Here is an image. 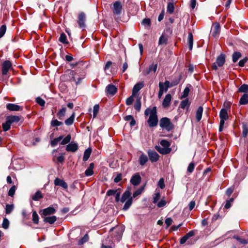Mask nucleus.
<instances>
[{
    "mask_svg": "<svg viewBox=\"0 0 248 248\" xmlns=\"http://www.w3.org/2000/svg\"><path fill=\"white\" fill-rule=\"evenodd\" d=\"M121 202L124 203L125 202L124 205L123 209L124 211L127 210L129 208L132 203V197H131V188L129 187L123 193L122 198L120 200Z\"/></svg>",
    "mask_w": 248,
    "mask_h": 248,
    "instance_id": "f257e3e1",
    "label": "nucleus"
},
{
    "mask_svg": "<svg viewBox=\"0 0 248 248\" xmlns=\"http://www.w3.org/2000/svg\"><path fill=\"white\" fill-rule=\"evenodd\" d=\"M159 126L162 129L165 130L167 132H170L174 128L173 124L167 117H163L160 119Z\"/></svg>",
    "mask_w": 248,
    "mask_h": 248,
    "instance_id": "f03ea898",
    "label": "nucleus"
},
{
    "mask_svg": "<svg viewBox=\"0 0 248 248\" xmlns=\"http://www.w3.org/2000/svg\"><path fill=\"white\" fill-rule=\"evenodd\" d=\"M147 123L150 127H154L157 125L158 120L156 107L153 108V110L151 112V115H150L147 120Z\"/></svg>",
    "mask_w": 248,
    "mask_h": 248,
    "instance_id": "7ed1b4c3",
    "label": "nucleus"
},
{
    "mask_svg": "<svg viewBox=\"0 0 248 248\" xmlns=\"http://www.w3.org/2000/svg\"><path fill=\"white\" fill-rule=\"evenodd\" d=\"M160 146H156L157 150L161 154H169L171 151L170 146V143L165 140H162L160 142Z\"/></svg>",
    "mask_w": 248,
    "mask_h": 248,
    "instance_id": "20e7f679",
    "label": "nucleus"
},
{
    "mask_svg": "<svg viewBox=\"0 0 248 248\" xmlns=\"http://www.w3.org/2000/svg\"><path fill=\"white\" fill-rule=\"evenodd\" d=\"M111 8L112 12L115 16V19L117 20L119 19L120 15L123 10V5L121 2L119 1H115L113 3V6Z\"/></svg>",
    "mask_w": 248,
    "mask_h": 248,
    "instance_id": "39448f33",
    "label": "nucleus"
},
{
    "mask_svg": "<svg viewBox=\"0 0 248 248\" xmlns=\"http://www.w3.org/2000/svg\"><path fill=\"white\" fill-rule=\"evenodd\" d=\"M220 123L219 131L221 132L223 130L225 121L229 119L227 110L226 108H222L219 112Z\"/></svg>",
    "mask_w": 248,
    "mask_h": 248,
    "instance_id": "423d86ee",
    "label": "nucleus"
},
{
    "mask_svg": "<svg viewBox=\"0 0 248 248\" xmlns=\"http://www.w3.org/2000/svg\"><path fill=\"white\" fill-rule=\"evenodd\" d=\"M225 62V55L224 54H221L217 58L216 62L213 64V69L216 70L218 67H221L223 65Z\"/></svg>",
    "mask_w": 248,
    "mask_h": 248,
    "instance_id": "0eeeda50",
    "label": "nucleus"
},
{
    "mask_svg": "<svg viewBox=\"0 0 248 248\" xmlns=\"http://www.w3.org/2000/svg\"><path fill=\"white\" fill-rule=\"evenodd\" d=\"M86 15L83 12H81L78 16V23L80 28L85 30L86 28Z\"/></svg>",
    "mask_w": 248,
    "mask_h": 248,
    "instance_id": "6e6552de",
    "label": "nucleus"
},
{
    "mask_svg": "<svg viewBox=\"0 0 248 248\" xmlns=\"http://www.w3.org/2000/svg\"><path fill=\"white\" fill-rule=\"evenodd\" d=\"M220 31V26L218 23H215L211 28V35L216 38L219 36Z\"/></svg>",
    "mask_w": 248,
    "mask_h": 248,
    "instance_id": "1a4fd4ad",
    "label": "nucleus"
},
{
    "mask_svg": "<svg viewBox=\"0 0 248 248\" xmlns=\"http://www.w3.org/2000/svg\"><path fill=\"white\" fill-rule=\"evenodd\" d=\"M141 181V178L139 173L134 174L131 179L130 183L134 186L139 185Z\"/></svg>",
    "mask_w": 248,
    "mask_h": 248,
    "instance_id": "9d476101",
    "label": "nucleus"
},
{
    "mask_svg": "<svg viewBox=\"0 0 248 248\" xmlns=\"http://www.w3.org/2000/svg\"><path fill=\"white\" fill-rule=\"evenodd\" d=\"M12 67V63L9 61H5L2 63V73L5 75L7 74L9 70Z\"/></svg>",
    "mask_w": 248,
    "mask_h": 248,
    "instance_id": "9b49d317",
    "label": "nucleus"
},
{
    "mask_svg": "<svg viewBox=\"0 0 248 248\" xmlns=\"http://www.w3.org/2000/svg\"><path fill=\"white\" fill-rule=\"evenodd\" d=\"M117 91V88L115 85L111 84L108 85L105 89L106 93L111 95H114Z\"/></svg>",
    "mask_w": 248,
    "mask_h": 248,
    "instance_id": "f8f14e48",
    "label": "nucleus"
},
{
    "mask_svg": "<svg viewBox=\"0 0 248 248\" xmlns=\"http://www.w3.org/2000/svg\"><path fill=\"white\" fill-rule=\"evenodd\" d=\"M54 183L55 186H61L64 189H67L68 187L67 183L64 180L59 178H56L54 180Z\"/></svg>",
    "mask_w": 248,
    "mask_h": 248,
    "instance_id": "ddd939ff",
    "label": "nucleus"
},
{
    "mask_svg": "<svg viewBox=\"0 0 248 248\" xmlns=\"http://www.w3.org/2000/svg\"><path fill=\"white\" fill-rule=\"evenodd\" d=\"M56 210L53 207L49 206L43 210L42 216H47L54 214Z\"/></svg>",
    "mask_w": 248,
    "mask_h": 248,
    "instance_id": "4468645a",
    "label": "nucleus"
},
{
    "mask_svg": "<svg viewBox=\"0 0 248 248\" xmlns=\"http://www.w3.org/2000/svg\"><path fill=\"white\" fill-rule=\"evenodd\" d=\"M6 108L10 111H19L22 109V108L21 106L12 103L7 104Z\"/></svg>",
    "mask_w": 248,
    "mask_h": 248,
    "instance_id": "2eb2a0df",
    "label": "nucleus"
},
{
    "mask_svg": "<svg viewBox=\"0 0 248 248\" xmlns=\"http://www.w3.org/2000/svg\"><path fill=\"white\" fill-rule=\"evenodd\" d=\"M171 100V95L169 93L166 94L162 102L163 107L166 108L169 107L170 105Z\"/></svg>",
    "mask_w": 248,
    "mask_h": 248,
    "instance_id": "dca6fc26",
    "label": "nucleus"
},
{
    "mask_svg": "<svg viewBox=\"0 0 248 248\" xmlns=\"http://www.w3.org/2000/svg\"><path fill=\"white\" fill-rule=\"evenodd\" d=\"M157 64H152L149 65L148 69L144 72V75H149L152 72L155 73L157 70Z\"/></svg>",
    "mask_w": 248,
    "mask_h": 248,
    "instance_id": "f3484780",
    "label": "nucleus"
},
{
    "mask_svg": "<svg viewBox=\"0 0 248 248\" xmlns=\"http://www.w3.org/2000/svg\"><path fill=\"white\" fill-rule=\"evenodd\" d=\"M143 87V84L139 82L136 84L132 89V95H135Z\"/></svg>",
    "mask_w": 248,
    "mask_h": 248,
    "instance_id": "a211bd4d",
    "label": "nucleus"
},
{
    "mask_svg": "<svg viewBox=\"0 0 248 248\" xmlns=\"http://www.w3.org/2000/svg\"><path fill=\"white\" fill-rule=\"evenodd\" d=\"M78 149V145L77 143H69L68 144L66 147V150L69 152H75Z\"/></svg>",
    "mask_w": 248,
    "mask_h": 248,
    "instance_id": "6ab92c4d",
    "label": "nucleus"
},
{
    "mask_svg": "<svg viewBox=\"0 0 248 248\" xmlns=\"http://www.w3.org/2000/svg\"><path fill=\"white\" fill-rule=\"evenodd\" d=\"M6 120L8 121L9 123H10L11 124H12V123H14L18 122L20 121V119L19 117L18 116L12 115V116H8L6 118Z\"/></svg>",
    "mask_w": 248,
    "mask_h": 248,
    "instance_id": "aec40b11",
    "label": "nucleus"
},
{
    "mask_svg": "<svg viewBox=\"0 0 248 248\" xmlns=\"http://www.w3.org/2000/svg\"><path fill=\"white\" fill-rule=\"evenodd\" d=\"M94 168L93 163H91L90 164L89 167L85 171V174L86 176H90L93 173V169Z\"/></svg>",
    "mask_w": 248,
    "mask_h": 248,
    "instance_id": "412c9836",
    "label": "nucleus"
},
{
    "mask_svg": "<svg viewBox=\"0 0 248 248\" xmlns=\"http://www.w3.org/2000/svg\"><path fill=\"white\" fill-rule=\"evenodd\" d=\"M203 108L201 106L198 107L196 114V118L197 122H200L202 118Z\"/></svg>",
    "mask_w": 248,
    "mask_h": 248,
    "instance_id": "4be33fe9",
    "label": "nucleus"
},
{
    "mask_svg": "<svg viewBox=\"0 0 248 248\" xmlns=\"http://www.w3.org/2000/svg\"><path fill=\"white\" fill-rule=\"evenodd\" d=\"M240 105H246L248 104V94L244 93L239 100Z\"/></svg>",
    "mask_w": 248,
    "mask_h": 248,
    "instance_id": "5701e85b",
    "label": "nucleus"
},
{
    "mask_svg": "<svg viewBox=\"0 0 248 248\" xmlns=\"http://www.w3.org/2000/svg\"><path fill=\"white\" fill-rule=\"evenodd\" d=\"M57 220V217L55 216L51 217H45L44 219L45 222L49 223L50 224H53Z\"/></svg>",
    "mask_w": 248,
    "mask_h": 248,
    "instance_id": "b1692460",
    "label": "nucleus"
},
{
    "mask_svg": "<svg viewBox=\"0 0 248 248\" xmlns=\"http://www.w3.org/2000/svg\"><path fill=\"white\" fill-rule=\"evenodd\" d=\"M187 40L189 49L191 50L192 49L193 43V38L192 33L190 32L188 33Z\"/></svg>",
    "mask_w": 248,
    "mask_h": 248,
    "instance_id": "393cba45",
    "label": "nucleus"
},
{
    "mask_svg": "<svg viewBox=\"0 0 248 248\" xmlns=\"http://www.w3.org/2000/svg\"><path fill=\"white\" fill-rule=\"evenodd\" d=\"M110 231H114L118 233L119 236H121L124 232V228L122 226L114 227L111 228Z\"/></svg>",
    "mask_w": 248,
    "mask_h": 248,
    "instance_id": "a878e982",
    "label": "nucleus"
},
{
    "mask_svg": "<svg viewBox=\"0 0 248 248\" xmlns=\"http://www.w3.org/2000/svg\"><path fill=\"white\" fill-rule=\"evenodd\" d=\"M238 93H248V85L243 84L238 89Z\"/></svg>",
    "mask_w": 248,
    "mask_h": 248,
    "instance_id": "bb28decb",
    "label": "nucleus"
},
{
    "mask_svg": "<svg viewBox=\"0 0 248 248\" xmlns=\"http://www.w3.org/2000/svg\"><path fill=\"white\" fill-rule=\"evenodd\" d=\"M66 108L65 107L61 109L57 113V116L60 120H62L63 117L65 116Z\"/></svg>",
    "mask_w": 248,
    "mask_h": 248,
    "instance_id": "cd10ccee",
    "label": "nucleus"
},
{
    "mask_svg": "<svg viewBox=\"0 0 248 248\" xmlns=\"http://www.w3.org/2000/svg\"><path fill=\"white\" fill-rule=\"evenodd\" d=\"M189 106L190 103L189 102L188 99H186L182 100L180 104V107L183 109H185L186 108H188Z\"/></svg>",
    "mask_w": 248,
    "mask_h": 248,
    "instance_id": "c85d7f7f",
    "label": "nucleus"
},
{
    "mask_svg": "<svg viewBox=\"0 0 248 248\" xmlns=\"http://www.w3.org/2000/svg\"><path fill=\"white\" fill-rule=\"evenodd\" d=\"M63 139L62 136H60L58 138L54 139L51 141L50 144L52 147L56 146L59 142H60Z\"/></svg>",
    "mask_w": 248,
    "mask_h": 248,
    "instance_id": "c756f323",
    "label": "nucleus"
},
{
    "mask_svg": "<svg viewBox=\"0 0 248 248\" xmlns=\"http://www.w3.org/2000/svg\"><path fill=\"white\" fill-rule=\"evenodd\" d=\"M174 3L172 2H169L168 3L167 7V11L169 14H172L174 12Z\"/></svg>",
    "mask_w": 248,
    "mask_h": 248,
    "instance_id": "7c9ffc66",
    "label": "nucleus"
},
{
    "mask_svg": "<svg viewBox=\"0 0 248 248\" xmlns=\"http://www.w3.org/2000/svg\"><path fill=\"white\" fill-rule=\"evenodd\" d=\"M141 101L140 98H138L134 104V108L138 112H139L141 108Z\"/></svg>",
    "mask_w": 248,
    "mask_h": 248,
    "instance_id": "2f4dec72",
    "label": "nucleus"
},
{
    "mask_svg": "<svg viewBox=\"0 0 248 248\" xmlns=\"http://www.w3.org/2000/svg\"><path fill=\"white\" fill-rule=\"evenodd\" d=\"M75 119V113H73L72 115L65 121V124L68 126L73 124Z\"/></svg>",
    "mask_w": 248,
    "mask_h": 248,
    "instance_id": "473e14b6",
    "label": "nucleus"
},
{
    "mask_svg": "<svg viewBox=\"0 0 248 248\" xmlns=\"http://www.w3.org/2000/svg\"><path fill=\"white\" fill-rule=\"evenodd\" d=\"M43 198L42 194L40 191H37L32 197L33 201H37Z\"/></svg>",
    "mask_w": 248,
    "mask_h": 248,
    "instance_id": "72a5a7b5",
    "label": "nucleus"
},
{
    "mask_svg": "<svg viewBox=\"0 0 248 248\" xmlns=\"http://www.w3.org/2000/svg\"><path fill=\"white\" fill-rule=\"evenodd\" d=\"M144 188V186H140L139 189L136 190L134 193L133 194V198H136L139 195H140L143 192Z\"/></svg>",
    "mask_w": 248,
    "mask_h": 248,
    "instance_id": "f704fd0d",
    "label": "nucleus"
},
{
    "mask_svg": "<svg viewBox=\"0 0 248 248\" xmlns=\"http://www.w3.org/2000/svg\"><path fill=\"white\" fill-rule=\"evenodd\" d=\"M241 57V54L239 52H234L232 56V61L233 62H236L238 59Z\"/></svg>",
    "mask_w": 248,
    "mask_h": 248,
    "instance_id": "c9c22d12",
    "label": "nucleus"
},
{
    "mask_svg": "<svg viewBox=\"0 0 248 248\" xmlns=\"http://www.w3.org/2000/svg\"><path fill=\"white\" fill-rule=\"evenodd\" d=\"M64 160V156H54L53 160L57 163H62Z\"/></svg>",
    "mask_w": 248,
    "mask_h": 248,
    "instance_id": "e433bc0d",
    "label": "nucleus"
},
{
    "mask_svg": "<svg viewBox=\"0 0 248 248\" xmlns=\"http://www.w3.org/2000/svg\"><path fill=\"white\" fill-rule=\"evenodd\" d=\"M242 135L243 137L245 138L247 136L248 134V126L246 124L243 123L242 124Z\"/></svg>",
    "mask_w": 248,
    "mask_h": 248,
    "instance_id": "4c0bfd02",
    "label": "nucleus"
},
{
    "mask_svg": "<svg viewBox=\"0 0 248 248\" xmlns=\"http://www.w3.org/2000/svg\"><path fill=\"white\" fill-rule=\"evenodd\" d=\"M59 41L63 44H67L66 35L64 33H62L60 35V37L59 39Z\"/></svg>",
    "mask_w": 248,
    "mask_h": 248,
    "instance_id": "58836bf2",
    "label": "nucleus"
},
{
    "mask_svg": "<svg viewBox=\"0 0 248 248\" xmlns=\"http://www.w3.org/2000/svg\"><path fill=\"white\" fill-rule=\"evenodd\" d=\"M71 140V135L70 134L67 135L62 140H61L60 144L61 145H65L70 142Z\"/></svg>",
    "mask_w": 248,
    "mask_h": 248,
    "instance_id": "ea45409f",
    "label": "nucleus"
},
{
    "mask_svg": "<svg viewBox=\"0 0 248 248\" xmlns=\"http://www.w3.org/2000/svg\"><path fill=\"white\" fill-rule=\"evenodd\" d=\"M14 209L13 204H7L5 206V213L6 214H10Z\"/></svg>",
    "mask_w": 248,
    "mask_h": 248,
    "instance_id": "a19ab883",
    "label": "nucleus"
},
{
    "mask_svg": "<svg viewBox=\"0 0 248 248\" xmlns=\"http://www.w3.org/2000/svg\"><path fill=\"white\" fill-rule=\"evenodd\" d=\"M62 124V122L59 121L57 119H53L51 122V125L53 127L60 126Z\"/></svg>",
    "mask_w": 248,
    "mask_h": 248,
    "instance_id": "79ce46f5",
    "label": "nucleus"
},
{
    "mask_svg": "<svg viewBox=\"0 0 248 248\" xmlns=\"http://www.w3.org/2000/svg\"><path fill=\"white\" fill-rule=\"evenodd\" d=\"M109 244L107 245V243L105 241H103L102 244V248H113L114 247L113 243L109 240Z\"/></svg>",
    "mask_w": 248,
    "mask_h": 248,
    "instance_id": "37998d69",
    "label": "nucleus"
},
{
    "mask_svg": "<svg viewBox=\"0 0 248 248\" xmlns=\"http://www.w3.org/2000/svg\"><path fill=\"white\" fill-rule=\"evenodd\" d=\"M148 158L147 156H140L139 158L140 164L141 165H144L148 161Z\"/></svg>",
    "mask_w": 248,
    "mask_h": 248,
    "instance_id": "c03bdc74",
    "label": "nucleus"
},
{
    "mask_svg": "<svg viewBox=\"0 0 248 248\" xmlns=\"http://www.w3.org/2000/svg\"><path fill=\"white\" fill-rule=\"evenodd\" d=\"M32 221L35 224H38L39 222V217L36 211L32 213Z\"/></svg>",
    "mask_w": 248,
    "mask_h": 248,
    "instance_id": "a18cd8bd",
    "label": "nucleus"
},
{
    "mask_svg": "<svg viewBox=\"0 0 248 248\" xmlns=\"http://www.w3.org/2000/svg\"><path fill=\"white\" fill-rule=\"evenodd\" d=\"M9 220L6 218H4L2 223V227L4 229H7L9 228Z\"/></svg>",
    "mask_w": 248,
    "mask_h": 248,
    "instance_id": "49530a36",
    "label": "nucleus"
},
{
    "mask_svg": "<svg viewBox=\"0 0 248 248\" xmlns=\"http://www.w3.org/2000/svg\"><path fill=\"white\" fill-rule=\"evenodd\" d=\"M99 109V105L98 104H96L94 106L93 108V118L96 117L97 115Z\"/></svg>",
    "mask_w": 248,
    "mask_h": 248,
    "instance_id": "de8ad7c7",
    "label": "nucleus"
},
{
    "mask_svg": "<svg viewBox=\"0 0 248 248\" xmlns=\"http://www.w3.org/2000/svg\"><path fill=\"white\" fill-rule=\"evenodd\" d=\"M16 186H13L8 191V195L11 197H13L15 195V191L16 190Z\"/></svg>",
    "mask_w": 248,
    "mask_h": 248,
    "instance_id": "09e8293b",
    "label": "nucleus"
},
{
    "mask_svg": "<svg viewBox=\"0 0 248 248\" xmlns=\"http://www.w3.org/2000/svg\"><path fill=\"white\" fill-rule=\"evenodd\" d=\"M233 238L242 244H247L248 243V241L247 240L241 238L240 237L237 235H234L233 236Z\"/></svg>",
    "mask_w": 248,
    "mask_h": 248,
    "instance_id": "8fccbe9b",
    "label": "nucleus"
},
{
    "mask_svg": "<svg viewBox=\"0 0 248 248\" xmlns=\"http://www.w3.org/2000/svg\"><path fill=\"white\" fill-rule=\"evenodd\" d=\"M89 240V236L87 234H86L83 237L80 239L78 242L79 244L82 245L87 242Z\"/></svg>",
    "mask_w": 248,
    "mask_h": 248,
    "instance_id": "3c124183",
    "label": "nucleus"
},
{
    "mask_svg": "<svg viewBox=\"0 0 248 248\" xmlns=\"http://www.w3.org/2000/svg\"><path fill=\"white\" fill-rule=\"evenodd\" d=\"M181 79V76H180L178 78L176 79H173L171 82H170V86H176L179 84L180 82V81Z\"/></svg>",
    "mask_w": 248,
    "mask_h": 248,
    "instance_id": "603ef678",
    "label": "nucleus"
},
{
    "mask_svg": "<svg viewBox=\"0 0 248 248\" xmlns=\"http://www.w3.org/2000/svg\"><path fill=\"white\" fill-rule=\"evenodd\" d=\"M36 102L42 107L44 106L45 105V101L40 97H37L36 98Z\"/></svg>",
    "mask_w": 248,
    "mask_h": 248,
    "instance_id": "864d4df0",
    "label": "nucleus"
},
{
    "mask_svg": "<svg viewBox=\"0 0 248 248\" xmlns=\"http://www.w3.org/2000/svg\"><path fill=\"white\" fill-rule=\"evenodd\" d=\"M6 31V26L5 25H2L0 28V38H1L5 33Z\"/></svg>",
    "mask_w": 248,
    "mask_h": 248,
    "instance_id": "5fc2aeb1",
    "label": "nucleus"
},
{
    "mask_svg": "<svg viewBox=\"0 0 248 248\" xmlns=\"http://www.w3.org/2000/svg\"><path fill=\"white\" fill-rule=\"evenodd\" d=\"M11 124L8 123V121L6 120V123L2 124L3 129L4 131H7L10 128Z\"/></svg>",
    "mask_w": 248,
    "mask_h": 248,
    "instance_id": "6e6d98bb",
    "label": "nucleus"
},
{
    "mask_svg": "<svg viewBox=\"0 0 248 248\" xmlns=\"http://www.w3.org/2000/svg\"><path fill=\"white\" fill-rule=\"evenodd\" d=\"M189 91H190L189 88L188 87H186L183 91L181 98L186 97L188 95Z\"/></svg>",
    "mask_w": 248,
    "mask_h": 248,
    "instance_id": "4d7b16f0",
    "label": "nucleus"
},
{
    "mask_svg": "<svg viewBox=\"0 0 248 248\" xmlns=\"http://www.w3.org/2000/svg\"><path fill=\"white\" fill-rule=\"evenodd\" d=\"M167 41V39L166 38V37H165L163 35H162L159 39L158 44L161 45L163 44H166Z\"/></svg>",
    "mask_w": 248,
    "mask_h": 248,
    "instance_id": "13d9d810",
    "label": "nucleus"
},
{
    "mask_svg": "<svg viewBox=\"0 0 248 248\" xmlns=\"http://www.w3.org/2000/svg\"><path fill=\"white\" fill-rule=\"evenodd\" d=\"M141 23L145 26L149 27L151 25V20L149 18H144Z\"/></svg>",
    "mask_w": 248,
    "mask_h": 248,
    "instance_id": "bf43d9fd",
    "label": "nucleus"
},
{
    "mask_svg": "<svg viewBox=\"0 0 248 248\" xmlns=\"http://www.w3.org/2000/svg\"><path fill=\"white\" fill-rule=\"evenodd\" d=\"M194 168L195 164L193 162H191V163H189L188 166L187 171L189 172V173H192L194 170Z\"/></svg>",
    "mask_w": 248,
    "mask_h": 248,
    "instance_id": "052dcab7",
    "label": "nucleus"
},
{
    "mask_svg": "<svg viewBox=\"0 0 248 248\" xmlns=\"http://www.w3.org/2000/svg\"><path fill=\"white\" fill-rule=\"evenodd\" d=\"M160 198V195L159 192H156L153 198V202L155 203H156L159 200Z\"/></svg>",
    "mask_w": 248,
    "mask_h": 248,
    "instance_id": "680f3d73",
    "label": "nucleus"
},
{
    "mask_svg": "<svg viewBox=\"0 0 248 248\" xmlns=\"http://www.w3.org/2000/svg\"><path fill=\"white\" fill-rule=\"evenodd\" d=\"M248 60V59L247 57L241 60L238 62V65L240 67H243Z\"/></svg>",
    "mask_w": 248,
    "mask_h": 248,
    "instance_id": "e2e57ef3",
    "label": "nucleus"
},
{
    "mask_svg": "<svg viewBox=\"0 0 248 248\" xmlns=\"http://www.w3.org/2000/svg\"><path fill=\"white\" fill-rule=\"evenodd\" d=\"M122 178V175L121 173H118L114 179V182L116 183H117L121 181Z\"/></svg>",
    "mask_w": 248,
    "mask_h": 248,
    "instance_id": "0e129e2a",
    "label": "nucleus"
},
{
    "mask_svg": "<svg viewBox=\"0 0 248 248\" xmlns=\"http://www.w3.org/2000/svg\"><path fill=\"white\" fill-rule=\"evenodd\" d=\"M234 190V187L233 186L228 188L226 191V194L230 197L232 193Z\"/></svg>",
    "mask_w": 248,
    "mask_h": 248,
    "instance_id": "69168bd1",
    "label": "nucleus"
},
{
    "mask_svg": "<svg viewBox=\"0 0 248 248\" xmlns=\"http://www.w3.org/2000/svg\"><path fill=\"white\" fill-rule=\"evenodd\" d=\"M158 186L160 187L161 189H163L165 187V185L164 184V181L163 178H161L159 179L158 182Z\"/></svg>",
    "mask_w": 248,
    "mask_h": 248,
    "instance_id": "338daca9",
    "label": "nucleus"
},
{
    "mask_svg": "<svg viewBox=\"0 0 248 248\" xmlns=\"http://www.w3.org/2000/svg\"><path fill=\"white\" fill-rule=\"evenodd\" d=\"M133 95H132L131 96H130V97H128L126 99L125 103L127 105L129 106L132 104V103L133 102Z\"/></svg>",
    "mask_w": 248,
    "mask_h": 248,
    "instance_id": "774afa93",
    "label": "nucleus"
}]
</instances>
